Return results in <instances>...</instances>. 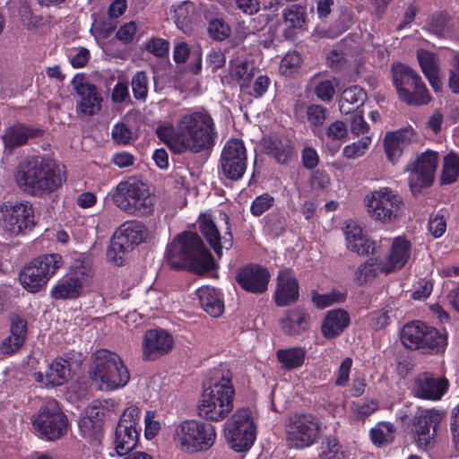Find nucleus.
I'll list each match as a JSON object with an SVG mask.
<instances>
[{
  "label": "nucleus",
  "mask_w": 459,
  "mask_h": 459,
  "mask_svg": "<svg viewBox=\"0 0 459 459\" xmlns=\"http://www.w3.org/2000/svg\"><path fill=\"white\" fill-rule=\"evenodd\" d=\"M160 137L175 153L191 152L198 153L213 147L217 138L215 125L211 115L204 110L189 111L180 115L175 129Z\"/></svg>",
  "instance_id": "1"
},
{
  "label": "nucleus",
  "mask_w": 459,
  "mask_h": 459,
  "mask_svg": "<svg viewBox=\"0 0 459 459\" xmlns=\"http://www.w3.org/2000/svg\"><path fill=\"white\" fill-rule=\"evenodd\" d=\"M14 178L22 191L30 195L42 196L61 187L66 179V172L61 164L36 158L21 163Z\"/></svg>",
  "instance_id": "2"
},
{
  "label": "nucleus",
  "mask_w": 459,
  "mask_h": 459,
  "mask_svg": "<svg viewBox=\"0 0 459 459\" xmlns=\"http://www.w3.org/2000/svg\"><path fill=\"white\" fill-rule=\"evenodd\" d=\"M166 260L173 269L205 273L214 267V259L195 232L178 234L167 247Z\"/></svg>",
  "instance_id": "3"
},
{
  "label": "nucleus",
  "mask_w": 459,
  "mask_h": 459,
  "mask_svg": "<svg viewBox=\"0 0 459 459\" xmlns=\"http://www.w3.org/2000/svg\"><path fill=\"white\" fill-rule=\"evenodd\" d=\"M235 389L229 371L222 372L220 379L205 388L198 403L199 417L211 421H221L233 410Z\"/></svg>",
  "instance_id": "4"
},
{
  "label": "nucleus",
  "mask_w": 459,
  "mask_h": 459,
  "mask_svg": "<svg viewBox=\"0 0 459 459\" xmlns=\"http://www.w3.org/2000/svg\"><path fill=\"white\" fill-rule=\"evenodd\" d=\"M111 199L121 211L137 217L151 215L156 204L147 185L132 178L117 184Z\"/></svg>",
  "instance_id": "5"
},
{
  "label": "nucleus",
  "mask_w": 459,
  "mask_h": 459,
  "mask_svg": "<svg viewBox=\"0 0 459 459\" xmlns=\"http://www.w3.org/2000/svg\"><path fill=\"white\" fill-rule=\"evenodd\" d=\"M216 437L213 425L197 420H182L172 430L175 447L190 455L208 451L214 445Z\"/></svg>",
  "instance_id": "6"
},
{
  "label": "nucleus",
  "mask_w": 459,
  "mask_h": 459,
  "mask_svg": "<svg viewBox=\"0 0 459 459\" xmlns=\"http://www.w3.org/2000/svg\"><path fill=\"white\" fill-rule=\"evenodd\" d=\"M90 375L92 382L106 391L124 387L130 379L129 371L121 358L105 349L95 352Z\"/></svg>",
  "instance_id": "7"
},
{
  "label": "nucleus",
  "mask_w": 459,
  "mask_h": 459,
  "mask_svg": "<svg viewBox=\"0 0 459 459\" xmlns=\"http://www.w3.org/2000/svg\"><path fill=\"white\" fill-rule=\"evenodd\" d=\"M401 342L409 350H420L426 354L438 355L446 351L448 334L445 328L440 331L421 321H413L403 325Z\"/></svg>",
  "instance_id": "8"
},
{
  "label": "nucleus",
  "mask_w": 459,
  "mask_h": 459,
  "mask_svg": "<svg viewBox=\"0 0 459 459\" xmlns=\"http://www.w3.org/2000/svg\"><path fill=\"white\" fill-rule=\"evenodd\" d=\"M392 81L398 98L409 106L427 105L431 95L420 75L409 65L394 63L392 65Z\"/></svg>",
  "instance_id": "9"
},
{
  "label": "nucleus",
  "mask_w": 459,
  "mask_h": 459,
  "mask_svg": "<svg viewBox=\"0 0 459 459\" xmlns=\"http://www.w3.org/2000/svg\"><path fill=\"white\" fill-rule=\"evenodd\" d=\"M62 264V256L58 254L39 255L22 267L19 273L20 283L27 291L37 293L45 288Z\"/></svg>",
  "instance_id": "10"
},
{
  "label": "nucleus",
  "mask_w": 459,
  "mask_h": 459,
  "mask_svg": "<svg viewBox=\"0 0 459 459\" xmlns=\"http://www.w3.org/2000/svg\"><path fill=\"white\" fill-rule=\"evenodd\" d=\"M256 428L248 408L238 409L224 423L223 434L235 452L247 451L255 440Z\"/></svg>",
  "instance_id": "11"
},
{
  "label": "nucleus",
  "mask_w": 459,
  "mask_h": 459,
  "mask_svg": "<svg viewBox=\"0 0 459 459\" xmlns=\"http://www.w3.org/2000/svg\"><path fill=\"white\" fill-rule=\"evenodd\" d=\"M31 423L34 430L42 438L56 440L63 437L68 427L66 416L59 403L52 398L46 399L39 410L32 415Z\"/></svg>",
  "instance_id": "12"
},
{
  "label": "nucleus",
  "mask_w": 459,
  "mask_h": 459,
  "mask_svg": "<svg viewBox=\"0 0 459 459\" xmlns=\"http://www.w3.org/2000/svg\"><path fill=\"white\" fill-rule=\"evenodd\" d=\"M147 236L145 226L137 221L123 223L115 232L107 251L108 259L117 265L124 262V255L141 244Z\"/></svg>",
  "instance_id": "13"
},
{
  "label": "nucleus",
  "mask_w": 459,
  "mask_h": 459,
  "mask_svg": "<svg viewBox=\"0 0 459 459\" xmlns=\"http://www.w3.org/2000/svg\"><path fill=\"white\" fill-rule=\"evenodd\" d=\"M3 229L11 235L30 231L36 225L34 209L30 202H5L0 206Z\"/></svg>",
  "instance_id": "14"
},
{
  "label": "nucleus",
  "mask_w": 459,
  "mask_h": 459,
  "mask_svg": "<svg viewBox=\"0 0 459 459\" xmlns=\"http://www.w3.org/2000/svg\"><path fill=\"white\" fill-rule=\"evenodd\" d=\"M365 201L369 216L382 223L394 221L403 205V198L388 187L372 192Z\"/></svg>",
  "instance_id": "15"
},
{
  "label": "nucleus",
  "mask_w": 459,
  "mask_h": 459,
  "mask_svg": "<svg viewBox=\"0 0 459 459\" xmlns=\"http://www.w3.org/2000/svg\"><path fill=\"white\" fill-rule=\"evenodd\" d=\"M437 165V153L427 151L406 166L409 186L413 195L420 194L423 188L432 185Z\"/></svg>",
  "instance_id": "16"
},
{
  "label": "nucleus",
  "mask_w": 459,
  "mask_h": 459,
  "mask_svg": "<svg viewBox=\"0 0 459 459\" xmlns=\"http://www.w3.org/2000/svg\"><path fill=\"white\" fill-rule=\"evenodd\" d=\"M221 172L230 180L240 179L247 166V149L238 138L229 139L223 146L220 159Z\"/></svg>",
  "instance_id": "17"
},
{
  "label": "nucleus",
  "mask_w": 459,
  "mask_h": 459,
  "mask_svg": "<svg viewBox=\"0 0 459 459\" xmlns=\"http://www.w3.org/2000/svg\"><path fill=\"white\" fill-rule=\"evenodd\" d=\"M444 412L429 409L419 411L412 419L413 438L417 446L424 450L430 449L437 436V427L442 421Z\"/></svg>",
  "instance_id": "18"
},
{
  "label": "nucleus",
  "mask_w": 459,
  "mask_h": 459,
  "mask_svg": "<svg viewBox=\"0 0 459 459\" xmlns=\"http://www.w3.org/2000/svg\"><path fill=\"white\" fill-rule=\"evenodd\" d=\"M449 381L445 377L424 371L417 374L411 381V394L419 399L437 402L447 393Z\"/></svg>",
  "instance_id": "19"
},
{
  "label": "nucleus",
  "mask_w": 459,
  "mask_h": 459,
  "mask_svg": "<svg viewBox=\"0 0 459 459\" xmlns=\"http://www.w3.org/2000/svg\"><path fill=\"white\" fill-rule=\"evenodd\" d=\"M320 433L319 420L312 414L296 415L289 424V448L302 449L316 442Z\"/></svg>",
  "instance_id": "20"
},
{
  "label": "nucleus",
  "mask_w": 459,
  "mask_h": 459,
  "mask_svg": "<svg viewBox=\"0 0 459 459\" xmlns=\"http://www.w3.org/2000/svg\"><path fill=\"white\" fill-rule=\"evenodd\" d=\"M172 336L162 329L148 330L143 340V358L154 360L167 354L173 347Z\"/></svg>",
  "instance_id": "21"
},
{
  "label": "nucleus",
  "mask_w": 459,
  "mask_h": 459,
  "mask_svg": "<svg viewBox=\"0 0 459 459\" xmlns=\"http://www.w3.org/2000/svg\"><path fill=\"white\" fill-rule=\"evenodd\" d=\"M199 230L215 254L221 257L222 249H230L233 244V237L228 226L223 236L210 215L204 214L198 220Z\"/></svg>",
  "instance_id": "22"
},
{
  "label": "nucleus",
  "mask_w": 459,
  "mask_h": 459,
  "mask_svg": "<svg viewBox=\"0 0 459 459\" xmlns=\"http://www.w3.org/2000/svg\"><path fill=\"white\" fill-rule=\"evenodd\" d=\"M411 243L404 237L393 239L386 261L382 260L380 273L389 274L403 269L411 257Z\"/></svg>",
  "instance_id": "23"
},
{
  "label": "nucleus",
  "mask_w": 459,
  "mask_h": 459,
  "mask_svg": "<svg viewBox=\"0 0 459 459\" xmlns=\"http://www.w3.org/2000/svg\"><path fill=\"white\" fill-rule=\"evenodd\" d=\"M74 90L80 97L76 105L79 117H91L100 110L102 98L95 85L84 82H74Z\"/></svg>",
  "instance_id": "24"
},
{
  "label": "nucleus",
  "mask_w": 459,
  "mask_h": 459,
  "mask_svg": "<svg viewBox=\"0 0 459 459\" xmlns=\"http://www.w3.org/2000/svg\"><path fill=\"white\" fill-rule=\"evenodd\" d=\"M33 377L36 382L45 387L63 385L71 377L70 362L61 358L54 359L48 365L44 373L36 372Z\"/></svg>",
  "instance_id": "25"
},
{
  "label": "nucleus",
  "mask_w": 459,
  "mask_h": 459,
  "mask_svg": "<svg viewBox=\"0 0 459 459\" xmlns=\"http://www.w3.org/2000/svg\"><path fill=\"white\" fill-rule=\"evenodd\" d=\"M270 274L266 269L249 264L237 274L238 283L247 291L251 293H263L266 290L269 282Z\"/></svg>",
  "instance_id": "26"
},
{
  "label": "nucleus",
  "mask_w": 459,
  "mask_h": 459,
  "mask_svg": "<svg viewBox=\"0 0 459 459\" xmlns=\"http://www.w3.org/2000/svg\"><path fill=\"white\" fill-rule=\"evenodd\" d=\"M417 59L424 76L427 78L434 92H442L443 82L440 75L441 70L436 54L429 50L420 48L417 51Z\"/></svg>",
  "instance_id": "27"
},
{
  "label": "nucleus",
  "mask_w": 459,
  "mask_h": 459,
  "mask_svg": "<svg viewBox=\"0 0 459 459\" xmlns=\"http://www.w3.org/2000/svg\"><path fill=\"white\" fill-rule=\"evenodd\" d=\"M351 324V316L343 308H333L326 312L321 323V333L328 340L340 336Z\"/></svg>",
  "instance_id": "28"
},
{
  "label": "nucleus",
  "mask_w": 459,
  "mask_h": 459,
  "mask_svg": "<svg viewBox=\"0 0 459 459\" xmlns=\"http://www.w3.org/2000/svg\"><path fill=\"white\" fill-rule=\"evenodd\" d=\"M104 410L91 407L79 420V428L82 436L99 441L102 437L104 424Z\"/></svg>",
  "instance_id": "29"
},
{
  "label": "nucleus",
  "mask_w": 459,
  "mask_h": 459,
  "mask_svg": "<svg viewBox=\"0 0 459 459\" xmlns=\"http://www.w3.org/2000/svg\"><path fill=\"white\" fill-rule=\"evenodd\" d=\"M347 248L359 255L374 252L375 244L363 234L362 229L355 223H348L344 229Z\"/></svg>",
  "instance_id": "30"
},
{
  "label": "nucleus",
  "mask_w": 459,
  "mask_h": 459,
  "mask_svg": "<svg viewBox=\"0 0 459 459\" xmlns=\"http://www.w3.org/2000/svg\"><path fill=\"white\" fill-rule=\"evenodd\" d=\"M139 440V429H131V426L117 424L113 439L114 449L118 456L130 453Z\"/></svg>",
  "instance_id": "31"
},
{
  "label": "nucleus",
  "mask_w": 459,
  "mask_h": 459,
  "mask_svg": "<svg viewBox=\"0 0 459 459\" xmlns=\"http://www.w3.org/2000/svg\"><path fill=\"white\" fill-rule=\"evenodd\" d=\"M37 133L38 130L30 126L15 123L5 128L2 139L6 148L13 149L27 143L30 138L37 135Z\"/></svg>",
  "instance_id": "32"
},
{
  "label": "nucleus",
  "mask_w": 459,
  "mask_h": 459,
  "mask_svg": "<svg viewBox=\"0 0 459 459\" xmlns=\"http://www.w3.org/2000/svg\"><path fill=\"white\" fill-rule=\"evenodd\" d=\"M366 100L367 93L361 87L358 85L349 87L341 94L339 110L344 115L361 111L359 108L363 106Z\"/></svg>",
  "instance_id": "33"
},
{
  "label": "nucleus",
  "mask_w": 459,
  "mask_h": 459,
  "mask_svg": "<svg viewBox=\"0 0 459 459\" xmlns=\"http://www.w3.org/2000/svg\"><path fill=\"white\" fill-rule=\"evenodd\" d=\"M200 304L204 310L213 317L220 316L224 310L221 294L213 287L204 286L197 290Z\"/></svg>",
  "instance_id": "34"
},
{
  "label": "nucleus",
  "mask_w": 459,
  "mask_h": 459,
  "mask_svg": "<svg viewBox=\"0 0 459 459\" xmlns=\"http://www.w3.org/2000/svg\"><path fill=\"white\" fill-rule=\"evenodd\" d=\"M411 144L403 131L388 132L384 138V147L388 160L395 164L403 154V149Z\"/></svg>",
  "instance_id": "35"
},
{
  "label": "nucleus",
  "mask_w": 459,
  "mask_h": 459,
  "mask_svg": "<svg viewBox=\"0 0 459 459\" xmlns=\"http://www.w3.org/2000/svg\"><path fill=\"white\" fill-rule=\"evenodd\" d=\"M266 154L273 158L278 163L285 164L287 161L286 137L272 134L264 139Z\"/></svg>",
  "instance_id": "36"
},
{
  "label": "nucleus",
  "mask_w": 459,
  "mask_h": 459,
  "mask_svg": "<svg viewBox=\"0 0 459 459\" xmlns=\"http://www.w3.org/2000/svg\"><path fill=\"white\" fill-rule=\"evenodd\" d=\"M327 108L319 104H311L307 108V117L315 136L324 139L323 126L326 120Z\"/></svg>",
  "instance_id": "37"
},
{
  "label": "nucleus",
  "mask_w": 459,
  "mask_h": 459,
  "mask_svg": "<svg viewBox=\"0 0 459 459\" xmlns=\"http://www.w3.org/2000/svg\"><path fill=\"white\" fill-rule=\"evenodd\" d=\"M394 425L387 421H380L369 430V437L377 447H382L394 441Z\"/></svg>",
  "instance_id": "38"
},
{
  "label": "nucleus",
  "mask_w": 459,
  "mask_h": 459,
  "mask_svg": "<svg viewBox=\"0 0 459 459\" xmlns=\"http://www.w3.org/2000/svg\"><path fill=\"white\" fill-rule=\"evenodd\" d=\"M82 288L68 276L59 281L51 290L55 299H73L80 296Z\"/></svg>",
  "instance_id": "39"
},
{
  "label": "nucleus",
  "mask_w": 459,
  "mask_h": 459,
  "mask_svg": "<svg viewBox=\"0 0 459 459\" xmlns=\"http://www.w3.org/2000/svg\"><path fill=\"white\" fill-rule=\"evenodd\" d=\"M67 276L82 289L91 277V264L83 258L75 259L70 267Z\"/></svg>",
  "instance_id": "40"
},
{
  "label": "nucleus",
  "mask_w": 459,
  "mask_h": 459,
  "mask_svg": "<svg viewBox=\"0 0 459 459\" xmlns=\"http://www.w3.org/2000/svg\"><path fill=\"white\" fill-rule=\"evenodd\" d=\"M459 178V156L455 152H449L444 157L441 172V183L450 185Z\"/></svg>",
  "instance_id": "41"
},
{
  "label": "nucleus",
  "mask_w": 459,
  "mask_h": 459,
  "mask_svg": "<svg viewBox=\"0 0 459 459\" xmlns=\"http://www.w3.org/2000/svg\"><path fill=\"white\" fill-rule=\"evenodd\" d=\"M309 315L302 307L289 311V335L300 334L309 326Z\"/></svg>",
  "instance_id": "42"
},
{
  "label": "nucleus",
  "mask_w": 459,
  "mask_h": 459,
  "mask_svg": "<svg viewBox=\"0 0 459 459\" xmlns=\"http://www.w3.org/2000/svg\"><path fill=\"white\" fill-rule=\"evenodd\" d=\"M382 260L370 258L366 263L361 264L355 272V279L358 285L362 286L372 281L380 273Z\"/></svg>",
  "instance_id": "43"
},
{
  "label": "nucleus",
  "mask_w": 459,
  "mask_h": 459,
  "mask_svg": "<svg viewBox=\"0 0 459 459\" xmlns=\"http://www.w3.org/2000/svg\"><path fill=\"white\" fill-rule=\"evenodd\" d=\"M346 298L345 292L338 290H332L326 294H320L316 290H313L311 294V301L317 309H325L333 304L343 303Z\"/></svg>",
  "instance_id": "44"
},
{
  "label": "nucleus",
  "mask_w": 459,
  "mask_h": 459,
  "mask_svg": "<svg viewBox=\"0 0 459 459\" xmlns=\"http://www.w3.org/2000/svg\"><path fill=\"white\" fill-rule=\"evenodd\" d=\"M318 456L320 459H344L345 452L335 437H327L321 443Z\"/></svg>",
  "instance_id": "45"
},
{
  "label": "nucleus",
  "mask_w": 459,
  "mask_h": 459,
  "mask_svg": "<svg viewBox=\"0 0 459 459\" xmlns=\"http://www.w3.org/2000/svg\"><path fill=\"white\" fill-rule=\"evenodd\" d=\"M306 9V4H301L289 6V40H294L290 36V29H304L307 21Z\"/></svg>",
  "instance_id": "46"
},
{
  "label": "nucleus",
  "mask_w": 459,
  "mask_h": 459,
  "mask_svg": "<svg viewBox=\"0 0 459 459\" xmlns=\"http://www.w3.org/2000/svg\"><path fill=\"white\" fill-rule=\"evenodd\" d=\"M447 87L453 94L459 95V51L456 50H453L448 60Z\"/></svg>",
  "instance_id": "47"
},
{
  "label": "nucleus",
  "mask_w": 459,
  "mask_h": 459,
  "mask_svg": "<svg viewBox=\"0 0 459 459\" xmlns=\"http://www.w3.org/2000/svg\"><path fill=\"white\" fill-rule=\"evenodd\" d=\"M28 333V324L25 318L19 315H12L10 317V335L14 340L25 342Z\"/></svg>",
  "instance_id": "48"
},
{
  "label": "nucleus",
  "mask_w": 459,
  "mask_h": 459,
  "mask_svg": "<svg viewBox=\"0 0 459 459\" xmlns=\"http://www.w3.org/2000/svg\"><path fill=\"white\" fill-rule=\"evenodd\" d=\"M267 229L273 237H280L285 232L286 219L284 212H273L267 216Z\"/></svg>",
  "instance_id": "49"
},
{
  "label": "nucleus",
  "mask_w": 459,
  "mask_h": 459,
  "mask_svg": "<svg viewBox=\"0 0 459 459\" xmlns=\"http://www.w3.org/2000/svg\"><path fill=\"white\" fill-rule=\"evenodd\" d=\"M370 143L371 138L369 136L362 137L360 140L346 145L342 150V154L347 159L359 158L364 155Z\"/></svg>",
  "instance_id": "50"
},
{
  "label": "nucleus",
  "mask_w": 459,
  "mask_h": 459,
  "mask_svg": "<svg viewBox=\"0 0 459 459\" xmlns=\"http://www.w3.org/2000/svg\"><path fill=\"white\" fill-rule=\"evenodd\" d=\"M194 12V5L191 2L184 1L174 9L175 22L178 28L183 29L190 21V15Z\"/></svg>",
  "instance_id": "51"
},
{
  "label": "nucleus",
  "mask_w": 459,
  "mask_h": 459,
  "mask_svg": "<svg viewBox=\"0 0 459 459\" xmlns=\"http://www.w3.org/2000/svg\"><path fill=\"white\" fill-rule=\"evenodd\" d=\"M231 74L242 84H246L254 76V65L248 61L240 62L232 67Z\"/></svg>",
  "instance_id": "52"
},
{
  "label": "nucleus",
  "mask_w": 459,
  "mask_h": 459,
  "mask_svg": "<svg viewBox=\"0 0 459 459\" xmlns=\"http://www.w3.org/2000/svg\"><path fill=\"white\" fill-rule=\"evenodd\" d=\"M132 89L135 99L145 100L148 93V79L144 72H138L133 77Z\"/></svg>",
  "instance_id": "53"
},
{
  "label": "nucleus",
  "mask_w": 459,
  "mask_h": 459,
  "mask_svg": "<svg viewBox=\"0 0 459 459\" xmlns=\"http://www.w3.org/2000/svg\"><path fill=\"white\" fill-rule=\"evenodd\" d=\"M111 137L116 143L126 145L133 139V132L126 124L117 123L112 127Z\"/></svg>",
  "instance_id": "54"
},
{
  "label": "nucleus",
  "mask_w": 459,
  "mask_h": 459,
  "mask_svg": "<svg viewBox=\"0 0 459 459\" xmlns=\"http://www.w3.org/2000/svg\"><path fill=\"white\" fill-rule=\"evenodd\" d=\"M274 301L279 307L287 306V273L284 270L281 271L277 277Z\"/></svg>",
  "instance_id": "55"
},
{
  "label": "nucleus",
  "mask_w": 459,
  "mask_h": 459,
  "mask_svg": "<svg viewBox=\"0 0 459 459\" xmlns=\"http://www.w3.org/2000/svg\"><path fill=\"white\" fill-rule=\"evenodd\" d=\"M448 21L449 16L446 12H437L429 17V25L434 34L441 35L446 29Z\"/></svg>",
  "instance_id": "56"
},
{
  "label": "nucleus",
  "mask_w": 459,
  "mask_h": 459,
  "mask_svg": "<svg viewBox=\"0 0 459 459\" xmlns=\"http://www.w3.org/2000/svg\"><path fill=\"white\" fill-rule=\"evenodd\" d=\"M348 134V129L344 122L336 120L328 125L325 131H324V137L336 141L344 139Z\"/></svg>",
  "instance_id": "57"
},
{
  "label": "nucleus",
  "mask_w": 459,
  "mask_h": 459,
  "mask_svg": "<svg viewBox=\"0 0 459 459\" xmlns=\"http://www.w3.org/2000/svg\"><path fill=\"white\" fill-rule=\"evenodd\" d=\"M208 32L216 40H223L229 37L230 27L221 20L215 19L209 22Z\"/></svg>",
  "instance_id": "58"
},
{
  "label": "nucleus",
  "mask_w": 459,
  "mask_h": 459,
  "mask_svg": "<svg viewBox=\"0 0 459 459\" xmlns=\"http://www.w3.org/2000/svg\"><path fill=\"white\" fill-rule=\"evenodd\" d=\"M140 414V409L135 405H131L124 411L117 424L131 426V429H138ZM140 429L141 428H139V429Z\"/></svg>",
  "instance_id": "59"
},
{
  "label": "nucleus",
  "mask_w": 459,
  "mask_h": 459,
  "mask_svg": "<svg viewBox=\"0 0 459 459\" xmlns=\"http://www.w3.org/2000/svg\"><path fill=\"white\" fill-rule=\"evenodd\" d=\"M273 197L267 194L255 197L250 207L252 214L255 216H260L273 205Z\"/></svg>",
  "instance_id": "60"
},
{
  "label": "nucleus",
  "mask_w": 459,
  "mask_h": 459,
  "mask_svg": "<svg viewBox=\"0 0 459 459\" xmlns=\"http://www.w3.org/2000/svg\"><path fill=\"white\" fill-rule=\"evenodd\" d=\"M390 322L391 320L387 310H376L369 315V325L375 331L385 327Z\"/></svg>",
  "instance_id": "61"
},
{
  "label": "nucleus",
  "mask_w": 459,
  "mask_h": 459,
  "mask_svg": "<svg viewBox=\"0 0 459 459\" xmlns=\"http://www.w3.org/2000/svg\"><path fill=\"white\" fill-rule=\"evenodd\" d=\"M334 93V85L330 80L319 82L315 88V94L316 97L325 102L332 100Z\"/></svg>",
  "instance_id": "62"
},
{
  "label": "nucleus",
  "mask_w": 459,
  "mask_h": 459,
  "mask_svg": "<svg viewBox=\"0 0 459 459\" xmlns=\"http://www.w3.org/2000/svg\"><path fill=\"white\" fill-rule=\"evenodd\" d=\"M144 424V435L147 439L153 438L160 429V423L155 420V412L153 411H147L145 412Z\"/></svg>",
  "instance_id": "63"
},
{
  "label": "nucleus",
  "mask_w": 459,
  "mask_h": 459,
  "mask_svg": "<svg viewBox=\"0 0 459 459\" xmlns=\"http://www.w3.org/2000/svg\"><path fill=\"white\" fill-rule=\"evenodd\" d=\"M450 429L454 447L459 453V404L452 411Z\"/></svg>",
  "instance_id": "64"
}]
</instances>
